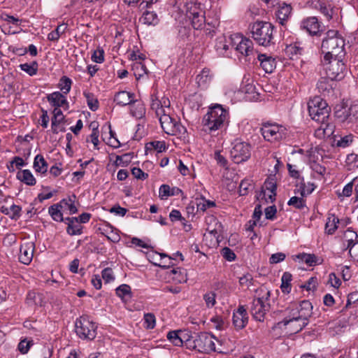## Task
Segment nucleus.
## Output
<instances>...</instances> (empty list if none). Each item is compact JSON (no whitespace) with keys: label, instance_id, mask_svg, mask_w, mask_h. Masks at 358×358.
I'll return each instance as SVG.
<instances>
[{"label":"nucleus","instance_id":"1","mask_svg":"<svg viewBox=\"0 0 358 358\" xmlns=\"http://www.w3.org/2000/svg\"><path fill=\"white\" fill-rule=\"evenodd\" d=\"M150 99L151 109L159 118L162 130L168 135L186 140L188 136L187 129L175 118L169 98L165 96L159 98L157 94H153Z\"/></svg>","mask_w":358,"mask_h":358},{"label":"nucleus","instance_id":"2","mask_svg":"<svg viewBox=\"0 0 358 358\" xmlns=\"http://www.w3.org/2000/svg\"><path fill=\"white\" fill-rule=\"evenodd\" d=\"M345 41L337 31L329 30L322 43L324 60L344 55Z\"/></svg>","mask_w":358,"mask_h":358},{"label":"nucleus","instance_id":"3","mask_svg":"<svg viewBox=\"0 0 358 358\" xmlns=\"http://www.w3.org/2000/svg\"><path fill=\"white\" fill-rule=\"evenodd\" d=\"M203 122L210 131L218 130L228 124L229 113L222 105L215 104L209 108Z\"/></svg>","mask_w":358,"mask_h":358},{"label":"nucleus","instance_id":"4","mask_svg":"<svg viewBox=\"0 0 358 358\" xmlns=\"http://www.w3.org/2000/svg\"><path fill=\"white\" fill-rule=\"evenodd\" d=\"M273 26L266 22H256L252 27V36L259 45L268 46L273 39Z\"/></svg>","mask_w":358,"mask_h":358},{"label":"nucleus","instance_id":"5","mask_svg":"<svg viewBox=\"0 0 358 358\" xmlns=\"http://www.w3.org/2000/svg\"><path fill=\"white\" fill-rule=\"evenodd\" d=\"M308 112L313 120L323 123L329 117V108L321 97L315 96L308 102Z\"/></svg>","mask_w":358,"mask_h":358},{"label":"nucleus","instance_id":"6","mask_svg":"<svg viewBox=\"0 0 358 358\" xmlns=\"http://www.w3.org/2000/svg\"><path fill=\"white\" fill-rule=\"evenodd\" d=\"M288 315L296 318H299L308 322L309 317L313 314V306L308 300H303L300 303H292L287 308Z\"/></svg>","mask_w":358,"mask_h":358},{"label":"nucleus","instance_id":"7","mask_svg":"<svg viewBox=\"0 0 358 358\" xmlns=\"http://www.w3.org/2000/svg\"><path fill=\"white\" fill-rule=\"evenodd\" d=\"M96 325L86 317H80L76 322L77 335L85 339L92 340L96 337Z\"/></svg>","mask_w":358,"mask_h":358},{"label":"nucleus","instance_id":"8","mask_svg":"<svg viewBox=\"0 0 358 358\" xmlns=\"http://www.w3.org/2000/svg\"><path fill=\"white\" fill-rule=\"evenodd\" d=\"M261 133L266 141L275 142L285 137L286 129L282 125L267 122L263 124L261 128Z\"/></svg>","mask_w":358,"mask_h":358},{"label":"nucleus","instance_id":"9","mask_svg":"<svg viewBox=\"0 0 358 358\" xmlns=\"http://www.w3.org/2000/svg\"><path fill=\"white\" fill-rule=\"evenodd\" d=\"M324 69L330 80H341L344 76L345 66L341 57L324 60Z\"/></svg>","mask_w":358,"mask_h":358},{"label":"nucleus","instance_id":"10","mask_svg":"<svg viewBox=\"0 0 358 358\" xmlns=\"http://www.w3.org/2000/svg\"><path fill=\"white\" fill-rule=\"evenodd\" d=\"M230 154L234 163H242L250 158V146L245 142L236 140L233 143Z\"/></svg>","mask_w":358,"mask_h":358},{"label":"nucleus","instance_id":"11","mask_svg":"<svg viewBox=\"0 0 358 358\" xmlns=\"http://www.w3.org/2000/svg\"><path fill=\"white\" fill-rule=\"evenodd\" d=\"M270 296V292L268 291L264 296L255 299L252 301L251 307V314L254 319L257 321H263L266 315V312L268 310L269 305L266 301Z\"/></svg>","mask_w":358,"mask_h":358},{"label":"nucleus","instance_id":"12","mask_svg":"<svg viewBox=\"0 0 358 358\" xmlns=\"http://www.w3.org/2000/svg\"><path fill=\"white\" fill-rule=\"evenodd\" d=\"M187 16L191 19L194 29H201L205 24V12L199 3H192L187 10Z\"/></svg>","mask_w":358,"mask_h":358},{"label":"nucleus","instance_id":"13","mask_svg":"<svg viewBox=\"0 0 358 358\" xmlns=\"http://www.w3.org/2000/svg\"><path fill=\"white\" fill-rule=\"evenodd\" d=\"M215 338L207 333H201L196 336L197 351L210 352L216 350Z\"/></svg>","mask_w":358,"mask_h":358},{"label":"nucleus","instance_id":"14","mask_svg":"<svg viewBox=\"0 0 358 358\" xmlns=\"http://www.w3.org/2000/svg\"><path fill=\"white\" fill-rule=\"evenodd\" d=\"M233 48L244 56H248L252 52L253 43L252 41L243 37L239 34H234Z\"/></svg>","mask_w":358,"mask_h":358},{"label":"nucleus","instance_id":"15","mask_svg":"<svg viewBox=\"0 0 358 358\" xmlns=\"http://www.w3.org/2000/svg\"><path fill=\"white\" fill-rule=\"evenodd\" d=\"M234 34H222L215 40V49L217 53L222 56L228 55V51L233 48Z\"/></svg>","mask_w":358,"mask_h":358},{"label":"nucleus","instance_id":"16","mask_svg":"<svg viewBox=\"0 0 358 358\" xmlns=\"http://www.w3.org/2000/svg\"><path fill=\"white\" fill-rule=\"evenodd\" d=\"M276 189V183L273 179L266 180L264 182V186L262 192L257 197L258 199L261 201V203H263L264 200L266 203L273 202L275 200Z\"/></svg>","mask_w":358,"mask_h":358},{"label":"nucleus","instance_id":"17","mask_svg":"<svg viewBox=\"0 0 358 358\" xmlns=\"http://www.w3.org/2000/svg\"><path fill=\"white\" fill-rule=\"evenodd\" d=\"M357 113V106L342 103L336 107L335 115L340 121L345 122L350 120L352 117H355Z\"/></svg>","mask_w":358,"mask_h":358},{"label":"nucleus","instance_id":"18","mask_svg":"<svg viewBox=\"0 0 358 358\" xmlns=\"http://www.w3.org/2000/svg\"><path fill=\"white\" fill-rule=\"evenodd\" d=\"M308 322L299 320V318L294 319V317L287 315L279 325H284L286 327L287 332L289 334H296L300 331L304 327L308 324Z\"/></svg>","mask_w":358,"mask_h":358},{"label":"nucleus","instance_id":"19","mask_svg":"<svg viewBox=\"0 0 358 358\" xmlns=\"http://www.w3.org/2000/svg\"><path fill=\"white\" fill-rule=\"evenodd\" d=\"M34 250L35 243L33 241L24 242L20 249V262L26 265L29 264L32 261Z\"/></svg>","mask_w":358,"mask_h":358},{"label":"nucleus","instance_id":"20","mask_svg":"<svg viewBox=\"0 0 358 358\" xmlns=\"http://www.w3.org/2000/svg\"><path fill=\"white\" fill-rule=\"evenodd\" d=\"M47 99L50 104L55 108H63L67 110L69 107V102L66 95L60 92H54L47 96Z\"/></svg>","mask_w":358,"mask_h":358},{"label":"nucleus","instance_id":"21","mask_svg":"<svg viewBox=\"0 0 358 358\" xmlns=\"http://www.w3.org/2000/svg\"><path fill=\"white\" fill-rule=\"evenodd\" d=\"M64 115L60 108H54L51 129L54 134L64 131Z\"/></svg>","mask_w":358,"mask_h":358},{"label":"nucleus","instance_id":"22","mask_svg":"<svg viewBox=\"0 0 358 358\" xmlns=\"http://www.w3.org/2000/svg\"><path fill=\"white\" fill-rule=\"evenodd\" d=\"M310 186L308 189H306L305 187H303L301 191V197L298 196H292L288 201L287 204L289 206H294L298 209H302L306 206V201L303 199V196L307 194L312 193V192L315 189V187L313 184H308Z\"/></svg>","mask_w":358,"mask_h":358},{"label":"nucleus","instance_id":"23","mask_svg":"<svg viewBox=\"0 0 358 358\" xmlns=\"http://www.w3.org/2000/svg\"><path fill=\"white\" fill-rule=\"evenodd\" d=\"M248 321L246 310L243 306H240L233 314V324L237 329H243Z\"/></svg>","mask_w":358,"mask_h":358},{"label":"nucleus","instance_id":"24","mask_svg":"<svg viewBox=\"0 0 358 358\" xmlns=\"http://www.w3.org/2000/svg\"><path fill=\"white\" fill-rule=\"evenodd\" d=\"M277 6L278 8L275 15L280 24L283 25L289 17L292 8L290 4H287L285 2H278Z\"/></svg>","mask_w":358,"mask_h":358},{"label":"nucleus","instance_id":"25","mask_svg":"<svg viewBox=\"0 0 358 358\" xmlns=\"http://www.w3.org/2000/svg\"><path fill=\"white\" fill-rule=\"evenodd\" d=\"M258 60L260 63L261 67L266 73H272L275 69V59L271 56H268L265 54H260L258 55Z\"/></svg>","mask_w":358,"mask_h":358},{"label":"nucleus","instance_id":"26","mask_svg":"<svg viewBox=\"0 0 358 358\" xmlns=\"http://www.w3.org/2000/svg\"><path fill=\"white\" fill-rule=\"evenodd\" d=\"M301 28L311 35H316L320 31V25L315 17H308L301 22Z\"/></svg>","mask_w":358,"mask_h":358},{"label":"nucleus","instance_id":"27","mask_svg":"<svg viewBox=\"0 0 358 358\" xmlns=\"http://www.w3.org/2000/svg\"><path fill=\"white\" fill-rule=\"evenodd\" d=\"M134 101V94L126 91H121L117 92L114 97V101L117 105L122 106L129 104L131 105Z\"/></svg>","mask_w":358,"mask_h":358},{"label":"nucleus","instance_id":"28","mask_svg":"<svg viewBox=\"0 0 358 358\" xmlns=\"http://www.w3.org/2000/svg\"><path fill=\"white\" fill-rule=\"evenodd\" d=\"M66 232L70 236L80 235L83 233V226L77 217H68Z\"/></svg>","mask_w":358,"mask_h":358},{"label":"nucleus","instance_id":"29","mask_svg":"<svg viewBox=\"0 0 358 358\" xmlns=\"http://www.w3.org/2000/svg\"><path fill=\"white\" fill-rule=\"evenodd\" d=\"M213 79V74L208 69H203L196 77V81L201 87L205 88L209 85Z\"/></svg>","mask_w":358,"mask_h":358},{"label":"nucleus","instance_id":"30","mask_svg":"<svg viewBox=\"0 0 358 358\" xmlns=\"http://www.w3.org/2000/svg\"><path fill=\"white\" fill-rule=\"evenodd\" d=\"M169 275L176 283H183L187 280V272L181 268L171 269Z\"/></svg>","mask_w":358,"mask_h":358},{"label":"nucleus","instance_id":"31","mask_svg":"<svg viewBox=\"0 0 358 358\" xmlns=\"http://www.w3.org/2000/svg\"><path fill=\"white\" fill-rule=\"evenodd\" d=\"M148 260L155 266L160 267H166L169 265L164 264L163 260L168 258V255L164 253H158L157 252H150L148 254Z\"/></svg>","mask_w":358,"mask_h":358},{"label":"nucleus","instance_id":"32","mask_svg":"<svg viewBox=\"0 0 358 358\" xmlns=\"http://www.w3.org/2000/svg\"><path fill=\"white\" fill-rule=\"evenodd\" d=\"M21 208L19 206L13 204L8 207L2 206L0 208V210L2 213L8 215L11 219L17 220L20 216Z\"/></svg>","mask_w":358,"mask_h":358},{"label":"nucleus","instance_id":"33","mask_svg":"<svg viewBox=\"0 0 358 358\" xmlns=\"http://www.w3.org/2000/svg\"><path fill=\"white\" fill-rule=\"evenodd\" d=\"M329 77L321 78L317 83V89L324 95L329 94L333 89V81Z\"/></svg>","mask_w":358,"mask_h":358},{"label":"nucleus","instance_id":"34","mask_svg":"<svg viewBox=\"0 0 358 358\" xmlns=\"http://www.w3.org/2000/svg\"><path fill=\"white\" fill-rule=\"evenodd\" d=\"M17 178L27 185H34L36 184V179L28 169L20 171L17 173Z\"/></svg>","mask_w":358,"mask_h":358},{"label":"nucleus","instance_id":"35","mask_svg":"<svg viewBox=\"0 0 358 358\" xmlns=\"http://www.w3.org/2000/svg\"><path fill=\"white\" fill-rule=\"evenodd\" d=\"M343 238L348 243V248L351 253L352 247L358 243V235L353 230L348 229L345 231Z\"/></svg>","mask_w":358,"mask_h":358},{"label":"nucleus","instance_id":"36","mask_svg":"<svg viewBox=\"0 0 358 358\" xmlns=\"http://www.w3.org/2000/svg\"><path fill=\"white\" fill-rule=\"evenodd\" d=\"M130 111L132 116L141 119L145 114V108L143 103L134 101L130 106Z\"/></svg>","mask_w":358,"mask_h":358},{"label":"nucleus","instance_id":"37","mask_svg":"<svg viewBox=\"0 0 358 358\" xmlns=\"http://www.w3.org/2000/svg\"><path fill=\"white\" fill-rule=\"evenodd\" d=\"M27 303L29 306L34 305L42 306L45 303V301L43 294L34 292H29L27 297Z\"/></svg>","mask_w":358,"mask_h":358},{"label":"nucleus","instance_id":"38","mask_svg":"<svg viewBox=\"0 0 358 358\" xmlns=\"http://www.w3.org/2000/svg\"><path fill=\"white\" fill-rule=\"evenodd\" d=\"M310 168L313 171V178L318 180H322L324 178L327 169L324 166L313 162L310 163Z\"/></svg>","mask_w":358,"mask_h":358},{"label":"nucleus","instance_id":"39","mask_svg":"<svg viewBox=\"0 0 358 358\" xmlns=\"http://www.w3.org/2000/svg\"><path fill=\"white\" fill-rule=\"evenodd\" d=\"M34 168L36 172L41 173H45L47 172L48 164L42 155H38L35 157L34 161Z\"/></svg>","mask_w":358,"mask_h":358},{"label":"nucleus","instance_id":"40","mask_svg":"<svg viewBox=\"0 0 358 358\" xmlns=\"http://www.w3.org/2000/svg\"><path fill=\"white\" fill-rule=\"evenodd\" d=\"M292 280V275L288 272H285L281 278L280 289L283 293L289 294L291 292L292 286L291 282Z\"/></svg>","mask_w":358,"mask_h":358},{"label":"nucleus","instance_id":"41","mask_svg":"<svg viewBox=\"0 0 358 358\" xmlns=\"http://www.w3.org/2000/svg\"><path fill=\"white\" fill-rule=\"evenodd\" d=\"M140 20L148 25H156L158 23V17L155 13L151 11H145L143 13Z\"/></svg>","mask_w":358,"mask_h":358},{"label":"nucleus","instance_id":"42","mask_svg":"<svg viewBox=\"0 0 358 358\" xmlns=\"http://www.w3.org/2000/svg\"><path fill=\"white\" fill-rule=\"evenodd\" d=\"M132 70L137 80L148 74L147 68L141 62H134L132 65Z\"/></svg>","mask_w":358,"mask_h":358},{"label":"nucleus","instance_id":"43","mask_svg":"<svg viewBox=\"0 0 358 358\" xmlns=\"http://www.w3.org/2000/svg\"><path fill=\"white\" fill-rule=\"evenodd\" d=\"M339 223L338 219L334 215H331L328 217L326 224L325 230L329 234H332L335 232L338 228V224Z\"/></svg>","mask_w":358,"mask_h":358},{"label":"nucleus","instance_id":"44","mask_svg":"<svg viewBox=\"0 0 358 358\" xmlns=\"http://www.w3.org/2000/svg\"><path fill=\"white\" fill-rule=\"evenodd\" d=\"M62 208V206L60 204H55L51 206L49 209L48 212L52 218L57 222H62L63 221V215L61 212V208Z\"/></svg>","mask_w":358,"mask_h":358},{"label":"nucleus","instance_id":"45","mask_svg":"<svg viewBox=\"0 0 358 358\" xmlns=\"http://www.w3.org/2000/svg\"><path fill=\"white\" fill-rule=\"evenodd\" d=\"M206 222L207 224H210L207 227V231L212 234H217L221 227L217 219L213 216H208L206 218Z\"/></svg>","mask_w":358,"mask_h":358},{"label":"nucleus","instance_id":"46","mask_svg":"<svg viewBox=\"0 0 358 358\" xmlns=\"http://www.w3.org/2000/svg\"><path fill=\"white\" fill-rule=\"evenodd\" d=\"M285 52L290 59H294L301 54L302 48L296 43L290 44L286 46Z\"/></svg>","mask_w":358,"mask_h":358},{"label":"nucleus","instance_id":"47","mask_svg":"<svg viewBox=\"0 0 358 358\" xmlns=\"http://www.w3.org/2000/svg\"><path fill=\"white\" fill-rule=\"evenodd\" d=\"M72 81L66 76H63L60 78L58 83V87L61 90V93L66 95L71 90Z\"/></svg>","mask_w":358,"mask_h":358},{"label":"nucleus","instance_id":"48","mask_svg":"<svg viewBox=\"0 0 358 358\" xmlns=\"http://www.w3.org/2000/svg\"><path fill=\"white\" fill-rule=\"evenodd\" d=\"M38 66L36 62H33L30 64H21L19 66L22 71L26 72L28 75L31 76H34L37 73Z\"/></svg>","mask_w":358,"mask_h":358},{"label":"nucleus","instance_id":"49","mask_svg":"<svg viewBox=\"0 0 358 358\" xmlns=\"http://www.w3.org/2000/svg\"><path fill=\"white\" fill-rule=\"evenodd\" d=\"M90 127L92 129V134L90 136V141L93 143L94 148L98 149V145L99 143V132L98 130V127H99L98 122H92L90 124Z\"/></svg>","mask_w":358,"mask_h":358},{"label":"nucleus","instance_id":"50","mask_svg":"<svg viewBox=\"0 0 358 358\" xmlns=\"http://www.w3.org/2000/svg\"><path fill=\"white\" fill-rule=\"evenodd\" d=\"M83 95L86 98L87 106L90 110H96L99 108V101L94 95L88 92H84Z\"/></svg>","mask_w":358,"mask_h":358},{"label":"nucleus","instance_id":"51","mask_svg":"<svg viewBox=\"0 0 358 358\" xmlns=\"http://www.w3.org/2000/svg\"><path fill=\"white\" fill-rule=\"evenodd\" d=\"M196 204L197 207V210L204 212L208 208L213 207L215 206V203L213 201H210L206 200V199L201 197L196 199Z\"/></svg>","mask_w":358,"mask_h":358},{"label":"nucleus","instance_id":"52","mask_svg":"<svg viewBox=\"0 0 358 358\" xmlns=\"http://www.w3.org/2000/svg\"><path fill=\"white\" fill-rule=\"evenodd\" d=\"M354 140V136L352 134L345 135L341 136L339 139L336 140V145L339 148H347L350 146Z\"/></svg>","mask_w":358,"mask_h":358},{"label":"nucleus","instance_id":"53","mask_svg":"<svg viewBox=\"0 0 358 358\" xmlns=\"http://www.w3.org/2000/svg\"><path fill=\"white\" fill-rule=\"evenodd\" d=\"M143 325L146 329H152L155 327L156 318L152 313H146L143 317Z\"/></svg>","mask_w":358,"mask_h":358},{"label":"nucleus","instance_id":"54","mask_svg":"<svg viewBox=\"0 0 358 358\" xmlns=\"http://www.w3.org/2000/svg\"><path fill=\"white\" fill-rule=\"evenodd\" d=\"M319 10L324 15L327 20H330L332 18L334 14V10L331 6H327L324 3H319Z\"/></svg>","mask_w":358,"mask_h":358},{"label":"nucleus","instance_id":"55","mask_svg":"<svg viewBox=\"0 0 358 358\" xmlns=\"http://www.w3.org/2000/svg\"><path fill=\"white\" fill-rule=\"evenodd\" d=\"M357 181H358L357 178H355L352 180V181H351L349 183H348L347 185H345L343 189L342 192L337 193L338 196V197H341V196L348 197V196H351V194L352 193L354 183H355Z\"/></svg>","mask_w":358,"mask_h":358},{"label":"nucleus","instance_id":"56","mask_svg":"<svg viewBox=\"0 0 358 358\" xmlns=\"http://www.w3.org/2000/svg\"><path fill=\"white\" fill-rule=\"evenodd\" d=\"M115 292L116 294L122 299H124L127 296L130 297L131 296V287L126 284H123L119 286L115 289Z\"/></svg>","mask_w":358,"mask_h":358},{"label":"nucleus","instance_id":"57","mask_svg":"<svg viewBox=\"0 0 358 358\" xmlns=\"http://www.w3.org/2000/svg\"><path fill=\"white\" fill-rule=\"evenodd\" d=\"M62 207L65 209H67L69 211L70 214H74L77 212V208L75 206L74 200L71 198H69L68 199H63L61 201V204Z\"/></svg>","mask_w":358,"mask_h":358},{"label":"nucleus","instance_id":"58","mask_svg":"<svg viewBox=\"0 0 358 358\" xmlns=\"http://www.w3.org/2000/svg\"><path fill=\"white\" fill-rule=\"evenodd\" d=\"M148 145L152 147L153 149L157 150L158 152H165L168 146L166 145V143L164 141H154L152 142H150Z\"/></svg>","mask_w":358,"mask_h":358},{"label":"nucleus","instance_id":"59","mask_svg":"<svg viewBox=\"0 0 358 358\" xmlns=\"http://www.w3.org/2000/svg\"><path fill=\"white\" fill-rule=\"evenodd\" d=\"M301 259L303 262H304L309 266L320 264V262H318V258L313 254L303 253L301 255Z\"/></svg>","mask_w":358,"mask_h":358},{"label":"nucleus","instance_id":"60","mask_svg":"<svg viewBox=\"0 0 358 358\" xmlns=\"http://www.w3.org/2000/svg\"><path fill=\"white\" fill-rule=\"evenodd\" d=\"M179 331H170L167 334V338L176 346H181L182 343L180 341V335Z\"/></svg>","mask_w":358,"mask_h":358},{"label":"nucleus","instance_id":"61","mask_svg":"<svg viewBox=\"0 0 358 358\" xmlns=\"http://www.w3.org/2000/svg\"><path fill=\"white\" fill-rule=\"evenodd\" d=\"M215 297L216 294L213 292H208L203 295V300L207 308H210L214 306L216 303Z\"/></svg>","mask_w":358,"mask_h":358},{"label":"nucleus","instance_id":"62","mask_svg":"<svg viewBox=\"0 0 358 358\" xmlns=\"http://www.w3.org/2000/svg\"><path fill=\"white\" fill-rule=\"evenodd\" d=\"M173 189H171V187L167 185H162L159 191V197L162 199H166L169 196H172L174 194V192L173 191Z\"/></svg>","mask_w":358,"mask_h":358},{"label":"nucleus","instance_id":"63","mask_svg":"<svg viewBox=\"0 0 358 358\" xmlns=\"http://www.w3.org/2000/svg\"><path fill=\"white\" fill-rule=\"evenodd\" d=\"M317 286V280L315 277H311L303 285H301V287L306 289L307 291H315Z\"/></svg>","mask_w":358,"mask_h":358},{"label":"nucleus","instance_id":"64","mask_svg":"<svg viewBox=\"0 0 358 358\" xmlns=\"http://www.w3.org/2000/svg\"><path fill=\"white\" fill-rule=\"evenodd\" d=\"M102 278L106 283H109L115 280V275L112 268H106L102 271Z\"/></svg>","mask_w":358,"mask_h":358}]
</instances>
